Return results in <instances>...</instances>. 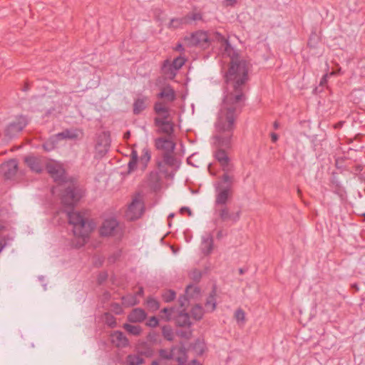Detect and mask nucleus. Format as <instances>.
I'll list each match as a JSON object with an SVG mask.
<instances>
[{
    "label": "nucleus",
    "instance_id": "1",
    "mask_svg": "<svg viewBox=\"0 0 365 365\" xmlns=\"http://www.w3.org/2000/svg\"><path fill=\"white\" fill-rule=\"evenodd\" d=\"M250 68V62L240 58L237 53H234L231 56L230 67L225 75L227 93L225 96L217 123V127L220 132L230 133L234 128L235 113L238 105L245 99L243 89L249 80ZM231 133L225 137L217 136L215 143L217 149L214 154L222 170L227 173L230 170V159L227 152L222 148L231 147Z\"/></svg>",
    "mask_w": 365,
    "mask_h": 365
},
{
    "label": "nucleus",
    "instance_id": "2",
    "mask_svg": "<svg viewBox=\"0 0 365 365\" xmlns=\"http://www.w3.org/2000/svg\"><path fill=\"white\" fill-rule=\"evenodd\" d=\"M46 170L54 181L58 182L57 187L52 188L54 193L56 190H63L61 202L65 207H73L84 195V191L80 188L75 180H67L66 172L62 165L51 160L46 164Z\"/></svg>",
    "mask_w": 365,
    "mask_h": 365
},
{
    "label": "nucleus",
    "instance_id": "3",
    "mask_svg": "<svg viewBox=\"0 0 365 365\" xmlns=\"http://www.w3.org/2000/svg\"><path fill=\"white\" fill-rule=\"evenodd\" d=\"M68 217L69 223L73 225V245L76 247L83 246L94 229L93 223L86 217L85 212H68Z\"/></svg>",
    "mask_w": 365,
    "mask_h": 365
},
{
    "label": "nucleus",
    "instance_id": "4",
    "mask_svg": "<svg viewBox=\"0 0 365 365\" xmlns=\"http://www.w3.org/2000/svg\"><path fill=\"white\" fill-rule=\"evenodd\" d=\"M154 145L156 150L163 152V160L156 163L159 171L165 176H170L173 173H170L168 168H174L176 165L177 160L174 155L175 143L173 137L164 136L155 139Z\"/></svg>",
    "mask_w": 365,
    "mask_h": 365
},
{
    "label": "nucleus",
    "instance_id": "5",
    "mask_svg": "<svg viewBox=\"0 0 365 365\" xmlns=\"http://www.w3.org/2000/svg\"><path fill=\"white\" fill-rule=\"evenodd\" d=\"M234 180L235 178L233 175L224 173L222 176V181L227 184V185L224 187L222 185L221 182L217 184V194L215 197V204L217 205H225L228 200L232 198L233 195L232 185Z\"/></svg>",
    "mask_w": 365,
    "mask_h": 365
},
{
    "label": "nucleus",
    "instance_id": "6",
    "mask_svg": "<svg viewBox=\"0 0 365 365\" xmlns=\"http://www.w3.org/2000/svg\"><path fill=\"white\" fill-rule=\"evenodd\" d=\"M160 359L153 361L152 365H160L162 360L174 361L182 365L187 359L186 352L181 346H175L171 349H160L159 351Z\"/></svg>",
    "mask_w": 365,
    "mask_h": 365
},
{
    "label": "nucleus",
    "instance_id": "7",
    "mask_svg": "<svg viewBox=\"0 0 365 365\" xmlns=\"http://www.w3.org/2000/svg\"><path fill=\"white\" fill-rule=\"evenodd\" d=\"M144 211V204L140 194L135 195L133 197L131 203L129 205L125 215L129 220H135L141 217Z\"/></svg>",
    "mask_w": 365,
    "mask_h": 365
},
{
    "label": "nucleus",
    "instance_id": "8",
    "mask_svg": "<svg viewBox=\"0 0 365 365\" xmlns=\"http://www.w3.org/2000/svg\"><path fill=\"white\" fill-rule=\"evenodd\" d=\"M101 236H117L122 234V230L118 222L115 219H107L104 220L99 229Z\"/></svg>",
    "mask_w": 365,
    "mask_h": 365
},
{
    "label": "nucleus",
    "instance_id": "9",
    "mask_svg": "<svg viewBox=\"0 0 365 365\" xmlns=\"http://www.w3.org/2000/svg\"><path fill=\"white\" fill-rule=\"evenodd\" d=\"M186 60L182 56L175 58L172 63L166 60L163 63V71L165 76L169 79H173L176 76V71L181 68Z\"/></svg>",
    "mask_w": 365,
    "mask_h": 365
},
{
    "label": "nucleus",
    "instance_id": "10",
    "mask_svg": "<svg viewBox=\"0 0 365 365\" xmlns=\"http://www.w3.org/2000/svg\"><path fill=\"white\" fill-rule=\"evenodd\" d=\"M170 118L156 117L154 119L155 125L158 128V133H164L166 136L173 137L174 123Z\"/></svg>",
    "mask_w": 365,
    "mask_h": 365
},
{
    "label": "nucleus",
    "instance_id": "11",
    "mask_svg": "<svg viewBox=\"0 0 365 365\" xmlns=\"http://www.w3.org/2000/svg\"><path fill=\"white\" fill-rule=\"evenodd\" d=\"M1 173L6 180L12 179L18 171V163L14 159L9 160L1 165Z\"/></svg>",
    "mask_w": 365,
    "mask_h": 365
},
{
    "label": "nucleus",
    "instance_id": "12",
    "mask_svg": "<svg viewBox=\"0 0 365 365\" xmlns=\"http://www.w3.org/2000/svg\"><path fill=\"white\" fill-rule=\"evenodd\" d=\"M158 98L171 103L175 100L176 93L171 86L166 85L160 88V92L158 94Z\"/></svg>",
    "mask_w": 365,
    "mask_h": 365
},
{
    "label": "nucleus",
    "instance_id": "13",
    "mask_svg": "<svg viewBox=\"0 0 365 365\" xmlns=\"http://www.w3.org/2000/svg\"><path fill=\"white\" fill-rule=\"evenodd\" d=\"M83 135L81 129H66L61 133L57 134V138L59 139H71L76 140L81 138Z\"/></svg>",
    "mask_w": 365,
    "mask_h": 365
},
{
    "label": "nucleus",
    "instance_id": "14",
    "mask_svg": "<svg viewBox=\"0 0 365 365\" xmlns=\"http://www.w3.org/2000/svg\"><path fill=\"white\" fill-rule=\"evenodd\" d=\"M24 162L30 169L36 173L42 171V163L40 158L34 156H27L24 158Z\"/></svg>",
    "mask_w": 365,
    "mask_h": 365
},
{
    "label": "nucleus",
    "instance_id": "15",
    "mask_svg": "<svg viewBox=\"0 0 365 365\" xmlns=\"http://www.w3.org/2000/svg\"><path fill=\"white\" fill-rule=\"evenodd\" d=\"M111 342L117 347H125L128 344V340L121 331H114L110 334Z\"/></svg>",
    "mask_w": 365,
    "mask_h": 365
},
{
    "label": "nucleus",
    "instance_id": "16",
    "mask_svg": "<svg viewBox=\"0 0 365 365\" xmlns=\"http://www.w3.org/2000/svg\"><path fill=\"white\" fill-rule=\"evenodd\" d=\"M146 317L145 312L140 308H136L131 311L128 316V320L130 322H141Z\"/></svg>",
    "mask_w": 365,
    "mask_h": 365
},
{
    "label": "nucleus",
    "instance_id": "17",
    "mask_svg": "<svg viewBox=\"0 0 365 365\" xmlns=\"http://www.w3.org/2000/svg\"><path fill=\"white\" fill-rule=\"evenodd\" d=\"M215 39L217 41V43L220 44L221 48H222L225 53H227L228 55H230L232 48L229 42L228 38L225 37L221 34L217 32L215 34Z\"/></svg>",
    "mask_w": 365,
    "mask_h": 365
},
{
    "label": "nucleus",
    "instance_id": "18",
    "mask_svg": "<svg viewBox=\"0 0 365 365\" xmlns=\"http://www.w3.org/2000/svg\"><path fill=\"white\" fill-rule=\"evenodd\" d=\"M216 296H217V287L215 285L213 286L212 290L211 291L209 297H207L205 303V307L208 312H213L216 308Z\"/></svg>",
    "mask_w": 365,
    "mask_h": 365
},
{
    "label": "nucleus",
    "instance_id": "19",
    "mask_svg": "<svg viewBox=\"0 0 365 365\" xmlns=\"http://www.w3.org/2000/svg\"><path fill=\"white\" fill-rule=\"evenodd\" d=\"M154 110L157 117L170 118L169 108L164 102H157L154 105Z\"/></svg>",
    "mask_w": 365,
    "mask_h": 365
},
{
    "label": "nucleus",
    "instance_id": "20",
    "mask_svg": "<svg viewBox=\"0 0 365 365\" xmlns=\"http://www.w3.org/2000/svg\"><path fill=\"white\" fill-rule=\"evenodd\" d=\"M208 41V35L202 31H196L192 35V41L196 45H203Z\"/></svg>",
    "mask_w": 365,
    "mask_h": 365
},
{
    "label": "nucleus",
    "instance_id": "21",
    "mask_svg": "<svg viewBox=\"0 0 365 365\" xmlns=\"http://www.w3.org/2000/svg\"><path fill=\"white\" fill-rule=\"evenodd\" d=\"M147 98H137L133 103V113L135 115L140 114L142 111H143L146 108Z\"/></svg>",
    "mask_w": 365,
    "mask_h": 365
},
{
    "label": "nucleus",
    "instance_id": "22",
    "mask_svg": "<svg viewBox=\"0 0 365 365\" xmlns=\"http://www.w3.org/2000/svg\"><path fill=\"white\" fill-rule=\"evenodd\" d=\"M175 321L177 325L180 327H185L190 324V317L187 313L185 312V309L180 312Z\"/></svg>",
    "mask_w": 365,
    "mask_h": 365
},
{
    "label": "nucleus",
    "instance_id": "23",
    "mask_svg": "<svg viewBox=\"0 0 365 365\" xmlns=\"http://www.w3.org/2000/svg\"><path fill=\"white\" fill-rule=\"evenodd\" d=\"M151 158V153L148 148H145L142 150V154L140 157L139 162L142 165L143 169H145Z\"/></svg>",
    "mask_w": 365,
    "mask_h": 365
},
{
    "label": "nucleus",
    "instance_id": "24",
    "mask_svg": "<svg viewBox=\"0 0 365 365\" xmlns=\"http://www.w3.org/2000/svg\"><path fill=\"white\" fill-rule=\"evenodd\" d=\"M213 250V239L212 237L205 238L202 243V250L205 255H209Z\"/></svg>",
    "mask_w": 365,
    "mask_h": 365
},
{
    "label": "nucleus",
    "instance_id": "25",
    "mask_svg": "<svg viewBox=\"0 0 365 365\" xmlns=\"http://www.w3.org/2000/svg\"><path fill=\"white\" fill-rule=\"evenodd\" d=\"M185 294L189 298H197L200 295V289L197 286L188 285Z\"/></svg>",
    "mask_w": 365,
    "mask_h": 365
},
{
    "label": "nucleus",
    "instance_id": "26",
    "mask_svg": "<svg viewBox=\"0 0 365 365\" xmlns=\"http://www.w3.org/2000/svg\"><path fill=\"white\" fill-rule=\"evenodd\" d=\"M190 312L192 317L195 320L201 319L204 314L203 309L202 306L199 304L193 306Z\"/></svg>",
    "mask_w": 365,
    "mask_h": 365
},
{
    "label": "nucleus",
    "instance_id": "27",
    "mask_svg": "<svg viewBox=\"0 0 365 365\" xmlns=\"http://www.w3.org/2000/svg\"><path fill=\"white\" fill-rule=\"evenodd\" d=\"M129 334L134 336H138L141 334V327L138 325H131L129 324H124L123 327Z\"/></svg>",
    "mask_w": 365,
    "mask_h": 365
},
{
    "label": "nucleus",
    "instance_id": "28",
    "mask_svg": "<svg viewBox=\"0 0 365 365\" xmlns=\"http://www.w3.org/2000/svg\"><path fill=\"white\" fill-rule=\"evenodd\" d=\"M129 365H141L144 360L139 354L128 355L126 359Z\"/></svg>",
    "mask_w": 365,
    "mask_h": 365
},
{
    "label": "nucleus",
    "instance_id": "29",
    "mask_svg": "<svg viewBox=\"0 0 365 365\" xmlns=\"http://www.w3.org/2000/svg\"><path fill=\"white\" fill-rule=\"evenodd\" d=\"M188 24V17H182L181 19H173L170 21L169 27L177 29L180 27L182 24Z\"/></svg>",
    "mask_w": 365,
    "mask_h": 365
},
{
    "label": "nucleus",
    "instance_id": "30",
    "mask_svg": "<svg viewBox=\"0 0 365 365\" xmlns=\"http://www.w3.org/2000/svg\"><path fill=\"white\" fill-rule=\"evenodd\" d=\"M138 161V155L136 150H132L130 153V160L128 163L129 171H133L136 168L137 163Z\"/></svg>",
    "mask_w": 365,
    "mask_h": 365
},
{
    "label": "nucleus",
    "instance_id": "31",
    "mask_svg": "<svg viewBox=\"0 0 365 365\" xmlns=\"http://www.w3.org/2000/svg\"><path fill=\"white\" fill-rule=\"evenodd\" d=\"M147 308L150 311H156L160 308V303L155 299L149 298L146 302Z\"/></svg>",
    "mask_w": 365,
    "mask_h": 365
},
{
    "label": "nucleus",
    "instance_id": "32",
    "mask_svg": "<svg viewBox=\"0 0 365 365\" xmlns=\"http://www.w3.org/2000/svg\"><path fill=\"white\" fill-rule=\"evenodd\" d=\"M174 312V309L172 308H164L161 310L160 318L165 320L169 321L171 319L172 314Z\"/></svg>",
    "mask_w": 365,
    "mask_h": 365
},
{
    "label": "nucleus",
    "instance_id": "33",
    "mask_svg": "<svg viewBox=\"0 0 365 365\" xmlns=\"http://www.w3.org/2000/svg\"><path fill=\"white\" fill-rule=\"evenodd\" d=\"M162 297L165 302H170L175 298V292L172 290H166L162 294Z\"/></svg>",
    "mask_w": 365,
    "mask_h": 365
},
{
    "label": "nucleus",
    "instance_id": "34",
    "mask_svg": "<svg viewBox=\"0 0 365 365\" xmlns=\"http://www.w3.org/2000/svg\"><path fill=\"white\" fill-rule=\"evenodd\" d=\"M163 335L168 341L173 340V332L170 327L164 326L162 329Z\"/></svg>",
    "mask_w": 365,
    "mask_h": 365
},
{
    "label": "nucleus",
    "instance_id": "35",
    "mask_svg": "<svg viewBox=\"0 0 365 365\" xmlns=\"http://www.w3.org/2000/svg\"><path fill=\"white\" fill-rule=\"evenodd\" d=\"M185 17H188V23H190V21L202 20V14L195 11H193L192 13L185 16Z\"/></svg>",
    "mask_w": 365,
    "mask_h": 365
},
{
    "label": "nucleus",
    "instance_id": "36",
    "mask_svg": "<svg viewBox=\"0 0 365 365\" xmlns=\"http://www.w3.org/2000/svg\"><path fill=\"white\" fill-rule=\"evenodd\" d=\"M106 323L110 327H114L116 325L115 318L110 314L106 313L104 316Z\"/></svg>",
    "mask_w": 365,
    "mask_h": 365
},
{
    "label": "nucleus",
    "instance_id": "37",
    "mask_svg": "<svg viewBox=\"0 0 365 365\" xmlns=\"http://www.w3.org/2000/svg\"><path fill=\"white\" fill-rule=\"evenodd\" d=\"M222 206V208L219 210V215L222 220H226L230 218L229 209L225 205Z\"/></svg>",
    "mask_w": 365,
    "mask_h": 365
},
{
    "label": "nucleus",
    "instance_id": "38",
    "mask_svg": "<svg viewBox=\"0 0 365 365\" xmlns=\"http://www.w3.org/2000/svg\"><path fill=\"white\" fill-rule=\"evenodd\" d=\"M235 317L237 322H244L245 319V312L241 309H238L235 312Z\"/></svg>",
    "mask_w": 365,
    "mask_h": 365
},
{
    "label": "nucleus",
    "instance_id": "39",
    "mask_svg": "<svg viewBox=\"0 0 365 365\" xmlns=\"http://www.w3.org/2000/svg\"><path fill=\"white\" fill-rule=\"evenodd\" d=\"M190 277L193 280L198 282L201 278V273L198 270L195 269L190 274Z\"/></svg>",
    "mask_w": 365,
    "mask_h": 365
},
{
    "label": "nucleus",
    "instance_id": "40",
    "mask_svg": "<svg viewBox=\"0 0 365 365\" xmlns=\"http://www.w3.org/2000/svg\"><path fill=\"white\" fill-rule=\"evenodd\" d=\"M146 325L150 327H155L158 325V320L155 317H152L148 319Z\"/></svg>",
    "mask_w": 365,
    "mask_h": 365
},
{
    "label": "nucleus",
    "instance_id": "41",
    "mask_svg": "<svg viewBox=\"0 0 365 365\" xmlns=\"http://www.w3.org/2000/svg\"><path fill=\"white\" fill-rule=\"evenodd\" d=\"M329 74H324L319 83V86H327L328 83Z\"/></svg>",
    "mask_w": 365,
    "mask_h": 365
},
{
    "label": "nucleus",
    "instance_id": "42",
    "mask_svg": "<svg viewBox=\"0 0 365 365\" xmlns=\"http://www.w3.org/2000/svg\"><path fill=\"white\" fill-rule=\"evenodd\" d=\"M337 69L336 71H332L331 72L329 73V78L332 76H335L336 74H339L341 71V67L339 66V64H336Z\"/></svg>",
    "mask_w": 365,
    "mask_h": 365
},
{
    "label": "nucleus",
    "instance_id": "43",
    "mask_svg": "<svg viewBox=\"0 0 365 365\" xmlns=\"http://www.w3.org/2000/svg\"><path fill=\"white\" fill-rule=\"evenodd\" d=\"M180 213L183 215L184 213H187V215L190 216L191 215V211L188 207H182L180 210Z\"/></svg>",
    "mask_w": 365,
    "mask_h": 365
},
{
    "label": "nucleus",
    "instance_id": "44",
    "mask_svg": "<svg viewBox=\"0 0 365 365\" xmlns=\"http://www.w3.org/2000/svg\"><path fill=\"white\" fill-rule=\"evenodd\" d=\"M270 137L272 143H276L278 140V135L275 133H272Z\"/></svg>",
    "mask_w": 365,
    "mask_h": 365
},
{
    "label": "nucleus",
    "instance_id": "45",
    "mask_svg": "<svg viewBox=\"0 0 365 365\" xmlns=\"http://www.w3.org/2000/svg\"><path fill=\"white\" fill-rule=\"evenodd\" d=\"M174 49L178 51H182L184 50L182 45L181 43H178L176 46L174 48Z\"/></svg>",
    "mask_w": 365,
    "mask_h": 365
},
{
    "label": "nucleus",
    "instance_id": "46",
    "mask_svg": "<svg viewBox=\"0 0 365 365\" xmlns=\"http://www.w3.org/2000/svg\"><path fill=\"white\" fill-rule=\"evenodd\" d=\"M208 171L212 175H216V172L214 171V169L212 168V165L211 164L209 165V166H208Z\"/></svg>",
    "mask_w": 365,
    "mask_h": 365
},
{
    "label": "nucleus",
    "instance_id": "47",
    "mask_svg": "<svg viewBox=\"0 0 365 365\" xmlns=\"http://www.w3.org/2000/svg\"><path fill=\"white\" fill-rule=\"evenodd\" d=\"M143 354L145 355L146 356H150L153 354V350L150 348H149L148 349L147 351L143 352Z\"/></svg>",
    "mask_w": 365,
    "mask_h": 365
},
{
    "label": "nucleus",
    "instance_id": "48",
    "mask_svg": "<svg viewBox=\"0 0 365 365\" xmlns=\"http://www.w3.org/2000/svg\"><path fill=\"white\" fill-rule=\"evenodd\" d=\"M279 122L278 120H275L274 123H273V127L275 130H277L279 128Z\"/></svg>",
    "mask_w": 365,
    "mask_h": 365
},
{
    "label": "nucleus",
    "instance_id": "49",
    "mask_svg": "<svg viewBox=\"0 0 365 365\" xmlns=\"http://www.w3.org/2000/svg\"><path fill=\"white\" fill-rule=\"evenodd\" d=\"M6 243L4 240L0 241V252L3 250V248L6 246Z\"/></svg>",
    "mask_w": 365,
    "mask_h": 365
},
{
    "label": "nucleus",
    "instance_id": "50",
    "mask_svg": "<svg viewBox=\"0 0 365 365\" xmlns=\"http://www.w3.org/2000/svg\"><path fill=\"white\" fill-rule=\"evenodd\" d=\"M342 125H343V122H341V121L338 122L337 123L334 125V128H335V129L339 128L342 126Z\"/></svg>",
    "mask_w": 365,
    "mask_h": 365
},
{
    "label": "nucleus",
    "instance_id": "51",
    "mask_svg": "<svg viewBox=\"0 0 365 365\" xmlns=\"http://www.w3.org/2000/svg\"><path fill=\"white\" fill-rule=\"evenodd\" d=\"M226 2H227V5H232V6L235 4H236L237 0H226Z\"/></svg>",
    "mask_w": 365,
    "mask_h": 365
},
{
    "label": "nucleus",
    "instance_id": "52",
    "mask_svg": "<svg viewBox=\"0 0 365 365\" xmlns=\"http://www.w3.org/2000/svg\"><path fill=\"white\" fill-rule=\"evenodd\" d=\"M29 88H30L29 83L28 82H26V83H24V91H28Z\"/></svg>",
    "mask_w": 365,
    "mask_h": 365
},
{
    "label": "nucleus",
    "instance_id": "53",
    "mask_svg": "<svg viewBox=\"0 0 365 365\" xmlns=\"http://www.w3.org/2000/svg\"><path fill=\"white\" fill-rule=\"evenodd\" d=\"M351 289H354V291L355 292H358L359 291V287L357 286L356 284H354L351 286Z\"/></svg>",
    "mask_w": 365,
    "mask_h": 365
},
{
    "label": "nucleus",
    "instance_id": "54",
    "mask_svg": "<svg viewBox=\"0 0 365 365\" xmlns=\"http://www.w3.org/2000/svg\"><path fill=\"white\" fill-rule=\"evenodd\" d=\"M189 365H202V364H200L199 362H197V361L193 360L191 361V363Z\"/></svg>",
    "mask_w": 365,
    "mask_h": 365
},
{
    "label": "nucleus",
    "instance_id": "55",
    "mask_svg": "<svg viewBox=\"0 0 365 365\" xmlns=\"http://www.w3.org/2000/svg\"><path fill=\"white\" fill-rule=\"evenodd\" d=\"M297 195H298V196H299L300 198H302V190H300V188H299V187H298V188H297Z\"/></svg>",
    "mask_w": 365,
    "mask_h": 365
},
{
    "label": "nucleus",
    "instance_id": "56",
    "mask_svg": "<svg viewBox=\"0 0 365 365\" xmlns=\"http://www.w3.org/2000/svg\"><path fill=\"white\" fill-rule=\"evenodd\" d=\"M138 294L139 295H143V287H140L139 288V290L138 291Z\"/></svg>",
    "mask_w": 365,
    "mask_h": 365
},
{
    "label": "nucleus",
    "instance_id": "57",
    "mask_svg": "<svg viewBox=\"0 0 365 365\" xmlns=\"http://www.w3.org/2000/svg\"><path fill=\"white\" fill-rule=\"evenodd\" d=\"M129 136H130V133L129 132L126 133L125 134V135H124L125 138H129Z\"/></svg>",
    "mask_w": 365,
    "mask_h": 365
},
{
    "label": "nucleus",
    "instance_id": "58",
    "mask_svg": "<svg viewBox=\"0 0 365 365\" xmlns=\"http://www.w3.org/2000/svg\"><path fill=\"white\" fill-rule=\"evenodd\" d=\"M240 273L243 274V270L242 269H240Z\"/></svg>",
    "mask_w": 365,
    "mask_h": 365
},
{
    "label": "nucleus",
    "instance_id": "59",
    "mask_svg": "<svg viewBox=\"0 0 365 365\" xmlns=\"http://www.w3.org/2000/svg\"><path fill=\"white\" fill-rule=\"evenodd\" d=\"M180 303H181V307H183L184 306V303L180 300Z\"/></svg>",
    "mask_w": 365,
    "mask_h": 365
},
{
    "label": "nucleus",
    "instance_id": "60",
    "mask_svg": "<svg viewBox=\"0 0 365 365\" xmlns=\"http://www.w3.org/2000/svg\"><path fill=\"white\" fill-rule=\"evenodd\" d=\"M169 217H173V214H172V215H170L169 216Z\"/></svg>",
    "mask_w": 365,
    "mask_h": 365
},
{
    "label": "nucleus",
    "instance_id": "61",
    "mask_svg": "<svg viewBox=\"0 0 365 365\" xmlns=\"http://www.w3.org/2000/svg\"><path fill=\"white\" fill-rule=\"evenodd\" d=\"M183 300H184L185 302H186V301H187V299H185V298L184 297V298H183Z\"/></svg>",
    "mask_w": 365,
    "mask_h": 365
}]
</instances>
